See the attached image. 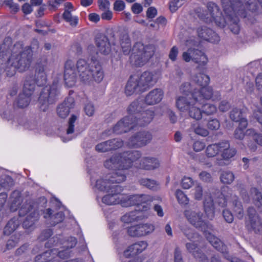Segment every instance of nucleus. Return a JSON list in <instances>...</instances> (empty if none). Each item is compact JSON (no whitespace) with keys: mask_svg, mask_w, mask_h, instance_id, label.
<instances>
[{"mask_svg":"<svg viewBox=\"0 0 262 262\" xmlns=\"http://www.w3.org/2000/svg\"><path fill=\"white\" fill-rule=\"evenodd\" d=\"M141 157V154L137 150L127 151L112 156L104 162V166L107 169L118 171L107 177V179L98 180L95 185V188L100 191H106L114 186V183L124 182L126 179L124 170L130 168L134 162Z\"/></svg>","mask_w":262,"mask_h":262,"instance_id":"1","label":"nucleus"},{"mask_svg":"<svg viewBox=\"0 0 262 262\" xmlns=\"http://www.w3.org/2000/svg\"><path fill=\"white\" fill-rule=\"evenodd\" d=\"M190 97L178 96L176 100V105L182 113H187L188 116L196 120L202 119V111L200 105L204 99H212L213 101L221 99V95L219 91H213L212 88L205 86L194 91Z\"/></svg>","mask_w":262,"mask_h":262,"instance_id":"2","label":"nucleus"},{"mask_svg":"<svg viewBox=\"0 0 262 262\" xmlns=\"http://www.w3.org/2000/svg\"><path fill=\"white\" fill-rule=\"evenodd\" d=\"M222 3L229 20L230 30L236 34L240 30L238 16L245 18L257 8L256 4L251 0H222Z\"/></svg>","mask_w":262,"mask_h":262,"instance_id":"3","label":"nucleus"},{"mask_svg":"<svg viewBox=\"0 0 262 262\" xmlns=\"http://www.w3.org/2000/svg\"><path fill=\"white\" fill-rule=\"evenodd\" d=\"M122 187L118 185L110 188L106 192L107 194L102 199L103 203L113 205L120 204L122 206L132 205H141L144 210L148 208L147 202L152 201V198L150 195L145 194H136L127 196L121 194L122 191Z\"/></svg>","mask_w":262,"mask_h":262,"instance_id":"4","label":"nucleus"},{"mask_svg":"<svg viewBox=\"0 0 262 262\" xmlns=\"http://www.w3.org/2000/svg\"><path fill=\"white\" fill-rule=\"evenodd\" d=\"M33 60V51L30 46L23 48L20 42L14 45L12 49L11 56L7 59L6 67L2 68H13L22 72L27 70L30 67Z\"/></svg>","mask_w":262,"mask_h":262,"instance_id":"5","label":"nucleus"},{"mask_svg":"<svg viewBox=\"0 0 262 262\" xmlns=\"http://www.w3.org/2000/svg\"><path fill=\"white\" fill-rule=\"evenodd\" d=\"M75 68L81 80L89 82L92 79L100 82L104 77V73L101 66L96 61L89 63L83 59L77 60Z\"/></svg>","mask_w":262,"mask_h":262,"instance_id":"6","label":"nucleus"},{"mask_svg":"<svg viewBox=\"0 0 262 262\" xmlns=\"http://www.w3.org/2000/svg\"><path fill=\"white\" fill-rule=\"evenodd\" d=\"M198 17L206 23H210L213 21L215 24L221 28H224L228 25L230 29V22L228 17L226 13V18L223 16L218 6L215 4L210 2L207 4V10H204L199 8L196 10ZM224 13H225L224 12Z\"/></svg>","mask_w":262,"mask_h":262,"instance_id":"7","label":"nucleus"},{"mask_svg":"<svg viewBox=\"0 0 262 262\" xmlns=\"http://www.w3.org/2000/svg\"><path fill=\"white\" fill-rule=\"evenodd\" d=\"M215 202L221 207L228 206L238 219L241 220L243 218L244 212L243 205L238 201V197L232 194V190L229 187L225 186L222 188L221 192Z\"/></svg>","mask_w":262,"mask_h":262,"instance_id":"8","label":"nucleus"},{"mask_svg":"<svg viewBox=\"0 0 262 262\" xmlns=\"http://www.w3.org/2000/svg\"><path fill=\"white\" fill-rule=\"evenodd\" d=\"M59 95V84L57 80H54L51 85L43 88L38 98L40 110L43 112L47 111L50 105L56 102Z\"/></svg>","mask_w":262,"mask_h":262,"instance_id":"9","label":"nucleus"},{"mask_svg":"<svg viewBox=\"0 0 262 262\" xmlns=\"http://www.w3.org/2000/svg\"><path fill=\"white\" fill-rule=\"evenodd\" d=\"M154 54L152 46H144L141 42H137L133 46L130 56L131 62L136 66H143Z\"/></svg>","mask_w":262,"mask_h":262,"instance_id":"10","label":"nucleus"},{"mask_svg":"<svg viewBox=\"0 0 262 262\" xmlns=\"http://www.w3.org/2000/svg\"><path fill=\"white\" fill-rule=\"evenodd\" d=\"M184 215L188 222L196 228L201 229L208 236L212 235L210 231L213 230V226L208 222L203 219V213L197 209L186 210Z\"/></svg>","mask_w":262,"mask_h":262,"instance_id":"11","label":"nucleus"},{"mask_svg":"<svg viewBox=\"0 0 262 262\" xmlns=\"http://www.w3.org/2000/svg\"><path fill=\"white\" fill-rule=\"evenodd\" d=\"M182 58L186 62L192 61L197 63L199 66H205L208 62L206 55L203 52L195 48H189L183 52Z\"/></svg>","mask_w":262,"mask_h":262,"instance_id":"12","label":"nucleus"},{"mask_svg":"<svg viewBox=\"0 0 262 262\" xmlns=\"http://www.w3.org/2000/svg\"><path fill=\"white\" fill-rule=\"evenodd\" d=\"M248 218L246 221V226L249 230L255 233L262 231V223L253 207H249L247 210Z\"/></svg>","mask_w":262,"mask_h":262,"instance_id":"13","label":"nucleus"},{"mask_svg":"<svg viewBox=\"0 0 262 262\" xmlns=\"http://www.w3.org/2000/svg\"><path fill=\"white\" fill-rule=\"evenodd\" d=\"M151 134L148 131H142L133 136L128 141V146L140 147L146 145L152 140Z\"/></svg>","mask_w":262,"mask_h":262,"instance_id":"14","label":"nucleus"},{"mask_svg":"<svg viewBox=\"0 0 262 262\" xmlns=\"http://www.w3.org/2000/svg\"><path fill=\"white\" fill-rule=\"evenodd\" d=\"M77 72L74 62L71 59L68 60L64 65V80L68 87L74 86L77 80Z\"/></svg>","mask_w":262,"mask_h":262,"instance_id":"15","label":"nucleus"},{"mask_svg":"<svg viewBox=\"0 0 262 262\" xmlns=\"http://www.w3.org/2000/svg\"><path fill=\"white\" fill-rule=\"evenodd\" d=\"M237 150L234 147L230 146V143L227 140L222 141L221 155L222 159L217 160L216 163L220 166L226 164L225 161L229 162L236 154Z\"/></svg>","mask_w":262,"mask_h":262,"instance_id":"16","label":"nucleus"},{"mask_svg":"<svg viewBox=\"0 0 262 262\" xmlns=\"http://www.w3.org/2000/svg\"><path fill=\"white\" fill-rule=\"evenodd\" d=\"M138 78L145 92L157 82L160 78V75L158 73L156 72L145 71L140 76H138Z\"/></svg>","mask_w":262,"mask_h":262,"instance_id":"17","label":"nucleus"},{"mask_svg":"<svg viewBox=\"0 0 262 262\" xmlns=\"http://www.w3.org/2000/svg\"><path fill=\"white\" fill-rule=\"evenodd\" d=\"M207 240L217 250L222 253L224 257L231 262H244L241 259L230 256L227 250L226 246L222 241L213 235H210L207 237Z\"/></svg>","mask_w":262,"mask_h":262,"instance_id":"18","label":"nucleus"},{"mask_svg":"<svg viewBox=\"0 0 262 262\" xmlns=\"http://www.w3.org/2000/svg\"><path fill=\"white\" fill-rule=\"evenodd\" d=\"M124 92L126 95L128 96L144 92L139 81L138 75L130 76L126 83Z\"/></svg>","mask_w":262,"mask_h":262,"instance_id":"19","label":"nucleus"},{"mask_svg":"<svg viewBox=\"0 0 262 262\" xmlns=\"http://www.w3.org/2000/svg\"><path fill=\"white\" fill-rule=\"evenodd\" d=\"M133 116H127L119 120L113 128V132L118 134L126 133L135 127Z\"/></svg>","mask_w":262,"mask_h":262,"instance_id":"20","label":"nucleus"},{"mask_svg":"<svg viewBox=\"0 0 262 262\" xmlns=\"http://www.w3.org/2000/svg\"><path fill=\"white\" fill-rule=\"evenodd\" d=\"M154 116L155 113L152 110L149 109L145 111L141 110L140 112L135 116L133 121L136 123L135 126L146 125L152 120Z\"/></svg>","mask_w":262,"mask_h":262,"instance_id":"21","label":"nucleus"},{"mask_svg":"<svg viewBox=\"0 0 262 262\" xmlns=\"http://www.w3.org/2000/svg\"><path fill=\"white\" fill-rule=\"evenodd\" d=\"M197 34L201 39L212 43H216L220 41L218 35L211 29L202 26L197 29Z\"/></svg>","mask_w":262,"mask_h":262,"instance_id":"22","label":"nucleus"},{"mask_svg":"<svg viewBox=\"0 0 262 262\" xmlns=\"http://www.w3.org/2000/svg\"><path fill=\"white\" fill-rule=\"evenodd\" d=\"M46 62V59L43 58L36 64L34 83L35 82L39 86L43 85L46 81V76L44 72V67Z\"/></svg>","mask_w":262,"mask_h":262,"instance_id":"23","label":"nucleus"},{"mask_svg":"<svg viewBox=\"0 0 262 262\" xmlns=\"http://www.w3.org/2000/svg\"><path fill=\"white\" fill-rule=\"evenodd\" d=\"M164 91L162 89H154L146 95L144 102L148 105L157 104L162 101L164 97Z\"/></svg>","mask_w":262,"mask_h":262,"instance_id":"24","label":"nucleus"},{"mask_svg":"<svg viewBox=\"0 0 262 262\" xmlns=\"http://www.w3.org/2000/svg\"><path fill=\"white\" fill-rule=\"evenodd\" d=\"M32 206V205L30 204V203L29 204H24L19 210V216H23L27 215L23 224L24 228L26 229L29 228L33 225Z\"/></svg>","mask_w":262,"mask_h":262,"instance_id":"25","label":"nucleus"},{"mask_svg":"<svg viewBox=\"0 0 262 262\" xmlns=\"http://www.w3.org/2000/svg\"><path fill=\"white\" fill-rule=\"evenodd\" d=\"M98 51L103 55H108L111 51V46L108 38L104 35H98L95 39Z\"/></svg>","mask_w":262,"mask_h":262,"instance_id":"26","label":"nucleus"},{"mask_svg":"<svg viewBox=\"0 0 262 262\" xmlns=\"http://www.w3.org/2000/svg\"><path fill=\"white\" fill-rule=\"evenodd\" d=\"M159 166L160 162L159 160L153 157H143L140 160L139 165L140 168L146 170H154Z\"/></svg>","mask_w":262,"mask_h":262,"instance_id":"27","label":"nucleus"},{"mask_svg":"<svg viewBox=\"0 0 262 262\" xmlns=\"http://www.w3.org/2000/svg\"><path fill=\"white\" fill-rule=\"evenodd\" d=\"M147 247V243L145 241H140L129 247L124 251V255L128 257L141 253Z\"/></svg>","mask_w":262,"mask_h":262,"instance_id":"28","label":"nucleus"},{"mask_svg":"<svg viewBox=\"0 0 262 262\" xmlns=\"http://www.w3.org/2000/svg\"><path fill=\"white\" fill-rule=\"evenodd\" d=\"M185 246L188 252L191 253L195 258L198 259L201 262H205V261L207 262L208 259L206 256L202 253L198 243L194 242L187 243Z\"/></svg>","mask_w":262,"mask_h":262,"instance_id":"29","label":"nucleus"},{"mask_svg":"<svg viewBox=\"0 0 262 262\" xmlns=\"http://www.w3.org/2000/svg\"><path fill=\"white\" fill-rule=\"evenodd\" d=\"M73 99L69 98L58 105L56 108L58 116L61 118H66L70 113V109L73 106Z\"/></svg>","mask_w":262,"mask_h":262,"instance_id":"30","label":"nucleus"},{"mask_svg":"<svg viewBox=\"0 0 262 262\" xmlns=\"http://www.w3.org/2000/svg\"><path fill=\"white\" fill-rule=\"evenodd\" d=\"M119 41L124 54L128 55L131 51V41L128 33L122 31L119 34Z\"/></svg>","mask_w":262,"mask_h":262,"instance_id":"31","label":"nucleus"},{"mask_svg":"<svg viewBox=\"0 0 262 262\" xmlns=\"http://www.w3.org/2000/svg\"><path fill=\"white\" fill-rule=\"evenodd\" d=\"M43 213L44 218L50 219L51 220L50 224L53 226L61 222L64 218V214L62 212H59L52 215V210L50 208L45 210Z\"/></svg>","mask_w":262,"mask_h":262,"instance_id":"32","label":"nucleus"},{"mask_svg":"<svg viewBox=\"0 0 262 262\" xmlns=\"http://www.w3.org/2000/svg\"><path fill=\"white\" fill-rule=\"evenodd\" d=\"M192 81L200 89L205 86H207L210 82V77L203 73H199L192 77Z\"/></svg>","mask_w":262,"mask_h":262,"instance_id":"33","label":"nucleus"},{"mask_svg":"<svg viewBox=\"0 0 262 262\" xmlns=\"http://www.w3.org/2000/svg\"><path fill=\"white\" fill-rule=\"evenodd\" d=\"M78 117L76 115H72L68 121V128L66 130V134L69 136L68 139H65L64 137H62L61 139L63 142H66L72 139L74 137L73 134L74 132V126L76 124Z\"/></svg>","mask_w":262,"mask_h":262,"instance_id":"34","label":"nucleus"},{"mask_svg":"<svg viewBox=\"0 0 262 262\" xmlns=\"http://www.w3.org/2000/svg\"><path fill=\"white\" fill-rule=\"evenodd\" d=\"M11 205L10 209L11 211L14 212L17 210L22 202L20 192L18 190H15L11 193Z\"/></svg>","mask_w":262,"mask_h":262,"instance_id":"35","label":"nucleus"},{"mask_svg":"<svg viewBox=\"0 0 262 262\" xmlns=\"http://www.w3.org/2000/svg\"><path fill=\"white\" fill-rule=\"evenodd\" d=\"M204 208L207 217L210 220H212L214 216V208L213 200L210 196L205 198Z\"/></svg>","mask_w":262,"mask_h":262,"instance_id":"36","label":"nucleus"},{"mask_svg":"<svg viewBox=\"0 0 262 262\" xmlns=\"http://www.w3.org/2000/svg\"><path fill=\"white\" fill-rule=\"evenodd\" d=\"M31 95H27L24 92L20 94L15 100L14 105L19 108L27 107L30 102Z\"/></svg>","mask_w":262,"mask_h":262,"instance_id":"37","label":"nucleus"},{"mask_svg":"<svg viewBox=\"0 0 262 262\" xmlns=\"http://www.w3.org/2000/svg\"><path fill=\"white\" fill-rule=\"evenodd\" d=\"M222 141L209 145L206 149V154L208 157H214L221 152Z\"/></svg>","mask_w":262,"mask_h":262,"instance_id":"38","label":"nucleus"},{"mask_svg":"<svg viewBox=\"0 0 262 262\" xmlns=\"http://www.w3.org/2000/svg\"><path fill=\"white\" fill-rule=\"evenodd\" d=\"M20 222L17 218H12L7 224L4 228V233L9 235L14 232L19 226Z\"/></svg>","mask_w":262,"mask_h":262,"instance_id":"39","label":"nucleus"},{"mask_svg":"<svg viewBox=\"0 0 262 262\" xmlns=\"http://www.w3.org/2000/svg\"><path fill=\"white\" fill-rule=\"evenodd\" d=\"M191 129L195 134L202 137H206L209 135L208 130L200 122L192 123Z\"/></svg>","mask_w":262,"mask_h":262,"instance_id":"40","label":"nucleus"},{"mask_svg":"<svg viewBox=\"0 0 262 262\" xmlns=\"http://www.w3.org/2000/svg\"><path fill=\"white\" fill-rule=\"evenodd\" d=\"M140 212L139 211L135 210L128 213H126L122 216L121 221L122 222L126 224L131 223L133 222L138 221L140 217Z\"/></svg>","mask_w":262,"mask_h":262,"instance_id":"41","label":"nucleus"},{"mask_svg":"<svg viewBox=\"0 0 262 262\" xmlns=\"http://www.w3.org/2000/svg\"><path fill=\"white\" fill-rule=\"evenodd\" d=\"M248 122L247 120H242L239 123L238 127L235 130L234 136L238 140L243 139L245 134L244 129L247 127Z\"/></svg>","mask_w":262,"mask_h":262,"instance_id":"42","label":"nucleus"},{"mask_svg":"<svg viewBox=\"0 0 262 262\" xmlns=\"http://www.w3.org/2000/svg\"><path fill=\"white\" fill-rule=\"evenodd\" d=\"M250 196L252 198L254 203L257 207H262V194L256 188L250 189Z\"/></svg>","mask_w":262,"mask_h":262,"instance_id":"43","label":"nucleus"},{"mask_svg":"<svg viewBox=\"0 0 262 262\" xmlns=\"http://www.w3.org/2000/svg\"><path fill=\"white\" fill-rule=\"evenodd\" d=\"M142 106L140 105L139 100H136L132 102L127 107V112L129 114L128 116H133V119L135 116L137 115V113L141 112Z\"/></svg>","mask_w":262,"mask_h":262,"instance_id":"44","label":"nucleus"},{"mask_svg":"<svg viewBox=\"0 0 262 262\" xmlns=\"http://www.w3.org/2000/svg\"><path fill=\"white\" fill-rule=\"evenodd\" d=\"M63 19L72 27H76L78 23V18L76 16H73L71 14V11L68 9H64V11L63 13Z\"/></svg>","mask_w":262,"mask_h":262,"instance_id":"45","label":"nucleus"},{"mask_svg":"<svg viewBox=\"0 0 262 262\" xmlns=\"http://www.w3.org/2000/svg\"><path fill=\"white\" fill-rule=\"evenodd\" d=\"M197 91L196 88H193L189 82H185L182 84L180 87V91L183 94L181 96L190 97L192 98L191 94L194 91Z\"/></svg>","mask_w":262,"mask_h":262,"instance_id":"46","label":"nucleus"},{"mask_svg":"<svg viewBox=\"0 0 262 262\" xmlns=\"http://www.w3.org/2000/svg\"><path fill=\"white\" fill-rule=\"evenodd\" d=\"M230 118L235 122H239L242 120H247L244 116L243 111L239 108H234L231 111L230 114Z\"/></svg>","mask_w":262,"mask_h":262,"instance_id":"47","label":"nucleus"},{"mask_svg":"<svg viewBox=\"0 0 262 262\" xmlns=\"http://www.w3.org/2000/svg\"><path fill=\"white\" fill-rule=\"evenodd\" d=\"M27 95H31L33 94V77L31 76L26 78L24 82L23 92Z\"/></svg>","mask_w":262,"mask_h":262,"instance_id":"48","label":"nucleus"},{"mask_svg":"<svg viewBox=\"0 0 262 262\" xmlns=\"http://www.w3.org/2000/svg\"><path fill=\"white\" fill-rule=\"evenodd\" d=\"M140 183L143 186L151 190H156L158 188L159 184L154 180L144 178L140 180Z\"/></svg>","mask_w":262,"mask_h":262,"instance_id":"49","label":"nucleus"},{"mask_svg":"<svg viewBox=\"0 0 262 262\" xmlns=\"http://www.w3.org/2000/svg\"><path fill=\"white\" fill-rule=\"evenodd\" d=\"M220 179L222 183L230 184L234 181V175L233 173L230 171H225L221 173Z\"/></svg>","mask_w":262,"mask_h":262,"instance_id":"50","label":"nucleus"},{"mask_svg":"<svg viewBox=\"0 0 262 262\" xmlns=\"http://www.w3.org/2000/svg\"><path fill=\"white\" fill-rule=\"evenodd\" d=\"M202 115L203 113L207 115H211L215 114L217 111L216 107L212 104L206 103L202 106ZM203 115H202V117Z\"/></svg>","mask_w":262,"mask_h":262,"instance_id":"51","label":"nucleus"},{"mask_svg":"<svg viewBox=\"0 0 262 262\" xmlns=\"http://www.w3.org/2000/svg\"><path fill=\"white\" fill-rule=\"evenodd\" d=\"M246 135L251 136L257 144L262 146V135L257 134L253 129H247Z\"/></svg>","mask_w":262,"mask_h":262,"instance_id":"52","label":"nucleus"},{"mask_svg":"<svg viewBox=\"0 0 262 262\" xmlns=\"http://www.w3.org/2000/svg\"><path fill=\"white\" fill-rule=\"evenodd\" d=\"M176 198L178 202L182 205H186L189 203V199L181 190L178 189L176 192Z\"/></svg>","mask_w":262,"mask_h":262,"instance_id":"53","label":"nucleus"},{"mask_svg":"<svg viewBox=\"0 0 262 262\" xmlns=\"http://www.w3.org/2000/svg\"><path fill=\"white\" fill-rule=\"evenodd\" d=\"M127 233L132 237H141L143 233L140 230L139 224L135 226H132L128 228Z\"/></svg>","mask_w":262,"mask_h":262,"instance_id":"54","label":"nucleus"},{"mask_svg":"<svg viewBox=\"0 0 262 262\" xmlns=\"http://www.w3.org/2000/svg\"><path fill=\"white\" fill-rule=\"evenodd\" d=\"M140 230L143 233L141 236H145L152 233L155 230L154 226L152 224H139Z\"/></svg>","mask_w":262,"mask_h":262,"instance_id":"55","label":"nucleus"},{"mask_svg":"<svg viewBox=\"0 0 262 262\" xmlns=\"http://www.w3.org/2000/svg\"><path fill=\"white\" fill-rule=\"evenodd\" d=\"M53 250L47 251L37 256L35 258V261L37 262H47L50 260L49 257L51 256V254L53 252Z\"/></svg>","mask_w":262,"mask_h":262,"instance_id":"56","label":"nucleus"},{"mask_svg":"<svg viewBox=\"0 0 262 262\" xmlns=\"http://www.w3.org/2000/svg\"><path fill=\"white\" fill-rule=\"evenodd\" d=\"M186 0H172L169 3V9L172 12H176L179 8L185 4Z\"/></svg>","mask_w":262,"mask_h":262,"instance_id":"57","label":"nucleus"},{"mask_svg":"<svg viewBox=\"0 0 262 262\" xmlns=\"http://www.w3.org/2000/svg\"><path fill=\"white\" fill-rule=\"evenodd\" d=\"M13 185V180L10 177L5 176L0 179V185L2 187L8 188Z\"/></svg>","mask_w":262,"mask_h":262,"instance_id":"58","label":"nucleus"},{"mask_svg":"<svg viewBox=\"0 0 262 262\" xmlns=\"http://www.w3.org/2000/svg\"><path fill=\"white\" fill-rule=\"evenodd\" d=\"M96 150L102 152L111 150L109 142L107 141L98 144L96 146Z\"/></svg>","mask_w":262,"mask_h":262,"instance_id":"59","label":"nucleus"},{"mask_svg":"<svg viewBox=\"0 0 262 262\" xmlns=\"http://www.w3.org/2000/svg\"><path fill=\"white\" fill-rule=\"evenodd\" d=\"M111 150L116 149L121 147L123 145L122 140L119 139H114L112 140H108Z\"/></svg>","mask_w":262,"mask_h":262,"instance_id":"60","label":"nucleus"},{"mask_svg":"<svg viewBox=\"0 0 262 262\" xmlns=\"http://www.w3.org/2000/svg\"><path fill=\"white\" fill-rule=\"evenodd\" d=\"M193 184L192 179L190 177H184L182 180L181 185L184 189H189Z\"/></svg>","mask_w":262,"mask_h":262,"instance_id":"61","label":"nucleus"},{"mask_svg":"<svg viewBox=\"0 0 262 262\" xmlns=\"http://www.w3.org/2000/svg\"><path fill=\"white\" fill-rule=\"evenodd\" d=\"M200 179L205 182H211L212 181L211 174L206 171H203L199 174Z\"/></svg>","mask_w":262,"mask_h":262,"instance_id":"62","label":"nucleus"},{"mask_svg":"<svg viewBox=\"0 0 262 262\" xmlns=\"http://www.w3.org/2000/svg\"><path fill=\"white\" fill-rule=\"evenodd\" d=\"M179 53V49L177 46H173L170 49L168 57L172 61H175Z\"/></svg>","mask_w":262,"mask_h":262,"instance_id":"63","label":"nucleus"},{"mask_svg":"<svg viewBox=\"0 0 262 262\" xmlns=\"http://www.w3.org/2000/svg\"><path fill=\"white\" fill-rule=\"evenodd\" d=\"M125 7V4L122 0H116L114 4V9L116 11H123Z\"/></svg>","mask_w":262,"mask_h":262,"instance_id":"64","label":"nucleus"}]
</instances>
